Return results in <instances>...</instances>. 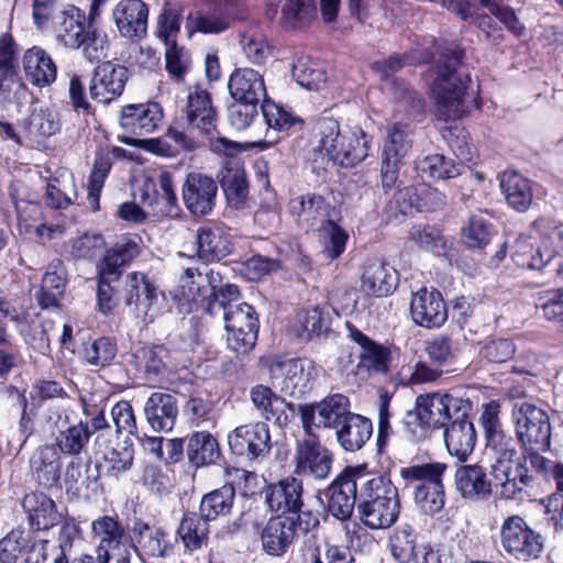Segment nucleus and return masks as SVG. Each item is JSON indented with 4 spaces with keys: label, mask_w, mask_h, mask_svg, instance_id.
<instances>
[{
    "label": "nucleus",
    "mask_w": 563,
    "mask_h": 563,
    "mask_svg": "<svg viewBox=\"0 0 563 563\" xmlns=\"http://www.w3.org/2000/svg\"><path fill=\"white\" fill-rule=\"evenodd\" d=\"M313 409V427L336 430L353 412L347 396L330 394L319 402L303 404Z\"/></svg>",
    "instance_id": "4c0bfd02"
},
{
    "label": "nucleus",
    "mask_w": 563,
    "mask_h": 563,
    "mask_svg": "<svg viewBox=\"0 0 563 563\" xmlns=\"http://www.w3.org/2000/svg\"><path fill=\"white\" fill-rule=\"evenodd\" d=\"M501 195L507 206L519 212H527L534 198L533 181L516 169H505L498 176Z\"/></svg>",
    "instance_id": "473e14b6"
},
{
    "label": "nucleus",
    "mask_w": 563,
    "mask_h": 563,
    "mask_svg": "<svg viewBox=\"0 0 563 563\" xmlns=\"http://www.w3.org/2000/svg\"><path fill=\"white\" fill-rule=\"evenodd\" d=\"M486 450L494 456L490 465V475L496 485L500 486V495L504 499H521L526 489L534 484V476L528 468L527 481L520 479L519 464L521 454L518 455L517 438L515 439L506 430L496 432L485 438Z\"/></svg>",
    "instance_id": "39448f33"
},
{
    "label": "nucleus",
    "mask_w": 563,
    "mask_h": 563,
    "mask_svg": "<svg viewBox=\"0 0 563 563\" xmlns=\"http://www.w3.org/2000/svg\"><path fill=\"white\" fill-rule=\"evenodd\" d=\"M58 38L68 48L81 49L89 62L104 58L109 48L107 35L86 21L85 11L74 4H67L60 13Z\"/></svg>",
    "instance_id": "0eeeda50"
},
{
    "label": "nucleus",
    "mask_w": 563,
    "mask_h": 563,
    "mask_svg": "<svg viewBox=\"0 0 563 563\" xmlns=\"http://www.w3.org/2000/svg\"><path fill=\"white\" fill-rule=\"evenodd\" d=\"M398 285V274L386 261L368 260L361 276V290L376 298L387 297Z\"/></svg>",
    "instance_id": "72a5a7b5"
},
{
    "label": "nucleus",
    "mask_w": 563,
    "mask_h": 563,
    "mask_svg": "<svg viewBox=\"0 0 563 563\" xmlns=\"http://www.w3.org/2000/svg\"><path fill=\"white\" fill-rule=\"evenodd\" d=\"M333 206L317 192H306L291 198L288 212L296 225L305 233H316L325 221H330Z\"/></svg>",
    "instance_id": "6ab92c4d"
},
{
    "label": "nucleus",
    "mask_w": 563,
    "mask_h": 563,
    "mask_svg": "<svg viewBox=\"0 0 563 563\" xmlns=\"http://www.w3.org/2000/svg\"><path fill=\"white\" fill-rule=\"evenodd\" d=\"M298 412L305 438L296 441L294 474L323 481L331 473L333 453L321 443L319 435L313 432L312 407L298 406Z\"/></svg>",
    "instance_id": "423d86ee"
},
{
    "label": "nucleus",
    "mask_w": 563,
    "mask_h": 563,
    "mask_svg": "<svg viewBox=\"0 0 563 563\" xmlns=\"http://www.w3.org/2000/svg\"><path fill=\"white\" fill-rule=\"evenodd\" d=\"M219 113L211 93L196 85L189 90L185 106L175 117L163 136L147 141V150L157 156L175 157L209 146L211 152H227L235 148V142L220 136Z\"/></svg>",
    "instance_id": "f257e3e1"
},
{
    "label": "nucleus",
    "mask_w": 563,
    "mask_h": 563,
    "mask_svg": "<svg viewBox=\"0 0 563 563\" xmlns=\"http://www.w3.org/2000/svg\"><path fill=\"white\" fill-rule=\"evenodd\" d=\"M235 501V486L225 483L205 494L199 504V512L209 521H214L231 514Z\"/></svg>",
    "instance_id": "864d4df0"
},
{
    "label": "nucleus",
    "mask_w": 563,
    "mask_h": 563,
    "mask_svg": "<svg viewBox=\"0 0 563 563\" xmlns=\"http://www.w3.org/2000/svg\"><path fill=\"white\" fill-rule=\"evenodd\" d=\"M167 355L168 350L163 344L142 346L134 354L135 364L146 379H156L163 376L167 369L165 363Z\"/></svg>",
    "instance_id": "4d7b16f0"
},
{
    "label": "nucleus",
    "mask_w": 563,
    "mask_h": 563,
    "mask_svg": "<svg viewBox=\"0 0 563 563\" xmlns=\"http://www.w3.org/2000/svg\"><path fill=\"white\" fill-rule=\"evenodd\" d=\"M471 84L468 74L462 75L450 62L439 65L438 76L432 85L437 106L446 110H459Z\"/></svg>",
    "instance_id": "4be33fe9"
},
{
    "label": "nucleus",
    "mask_w": 563,
    "mask_h": 563,
    "mask_svg": "<svg viewBox=\"0 0 563 563\" xmlns=\"http://www.w3.org/2000/svg\"><path fill=\"white\" fill-rule=\"evenodd\" d=\"M144 415L153 431L169 432L178 417L177 399L167 393H152L144 405Z\"/></svg>",
    "instance_id": "e433bc0d"
},
{
    "label": "nucleus",
    "mask_w": 563,
    "mask_h": 563,
    "mask_svg": "<svg viewBox=\"0 0 563 563\" xmlns=\"http://www.w3.org/2000/svg\"><path fill=\"white\" fill-rule=\"evenodd\" d=\"M466 413L454 417L444 428L443 438L450 455L455 456L459 462H466L474 451L477 434L474 423L471 421L473 402L466 405Z\"/></svg>",
    "instance_id": "b1692460"
},
{
    "label": "nucleus",
    "mask_w": 563,
    "mask_h": 563,
    "mask_svg": "<svg viewBox=\"0 0 563 563\" xmlns=\"http://www.w3.org/2000/svg\"><path fill=\"white\" fill-rule=\"evenodd\" d=\"M545 537L521 515L503 519L499 527L500 552L519 563L539 561L545 552Z\"/></svg>",
    "instance_id": "6e6552de"
},
{
    "label": "nucleus",
    "mask_w": 563,
    "mask_h": 563,
    "mask_svg": "<svg viewBox=\"0 0 563 563\" xmlns=\"http://www.w3.org/2000/svg\"><path fill=\"white\" fill-rule=\"evenodd\" d=\"M142 253L141 242L130 236H122L112 246L106 247L103 256L97 264V271H102L107 276L122 277V268L129 266Z\"/></svg>",
    "instance_id": "ea45409f"
},
{
    "label": "nucleus",
    "mask_w": 563,
    "mask_h": 563,
    "mask_svg": "<svg viewBox=\"0 0 563 563\" xmlns=\"http://www.w3.org/2000/svg\"><path fill=\"white\" fill-rule=\"evenodd\" d=\"M495 233V225L489 219L482 213L472 214L466 225L462 228V241L468 249L483 250L490 243Z\"/></svg>",
    "instance_id": "bf43d9fd"
},
{
    "label": "nucleus",
    "mask_w": 563,
    "mask_h": 563,
    "mask_svg": "<svg viewBox=\"0 0 563 563\" xmlns=\"http://www.w3.org/2000/svg\"><path fill=\"white\" fill-rule=\"evenodd\" d=\"M456 489L463 498L487 500L493 493L486 468L479 464L460 465L454 474Z\"/></svg>",
    "instance_id": "58836bf2"
},
{
    "label": "nucleus",
    "mask_w": 563,
    "mask_h": 563,
    "mask_svg": "<svg viewBox=\"0 0 563 563\" xmlns=\"http://www.w3.org/2000/svg\"><path fill=\"white\" fill-rule=\"evenodd\" d=\"M448 465L441 462L415 464L400 468L406 487L413 488V500L430 515L438 514L445 505L443 476Z\"/></svg>",
    "instance_id": "1a4fd4ad"
},
{
    "label": "nucleus",
    "mask_w": 563,
    "mask_h": 563,
    "mask_svg": "<svg viewBox=\"0 0 563 563\" xmlns=\"http://www.w3.org/2000/svg\"><path fill=\"white\" fill-rule=\"evenodd\" d=\"M415 401L427 426L434 432L444 429L454 417L465 415L471 399L451 393L431 391L418 395Z\"/></svg>",
    "instance_id": "4468645a"
},
{
    "label": "nucleus",
    "mask_w": 563,
    "mask_h": 563,
    "mask_svg": "<svg viewBox=\"0 0 563 563\" xmlns=\"http://www.w3.org/2000/svg\"><path fill=\"white\" fill-rule=\"evenodd\" d=\"M218 195V183L202 173L187 174L181 187V198L186 209L195 217L212 212Z\"/></svg>",
    "instance_id": "5701e85b"
},
{
    "label": "nucleus",
    "mask_w": 563,
    "mask_h": 563,
    "mask_svg": "<svg viewBox=\"0 0 563 563\" xmlns=\"http://www.w3.org/2000/svg\"><path fill=\"white\" fill-rule=\"evenodd\" d=\"M460 164L443 154H429L416 161V170L421 179L433 181L456 178L461 175Z\"/></svg>",
    "instance_id": "5fc2aeb1"
},
{
    "label": "nucleus",
    "mask_w": 563,
    "mask_h": 563,
    "mask_svg": "<svg viewBox=\"0 0 563 563\" xmlns=\"http://www.w3.org/2000/svg\"><path fill=\"white\" fill-rule=\"evenodd\" d=\"M118 343L112 336H98L82 341L77 351V356L84 366L96 371L110 367L118 355Z\"/></svg>",
    "instance_id": "a19ab883"
},
{
    "label": "nucleus",
    "mask_w": 563,
    "mask_h": 563,
    "mask_svg": "<svg viewBox=\"0 0 563 563\" xmlns=\"http://www.w3.org/2000/svg\"><path fill=\"white\" fill-rule=\"evenodd\" d=\"M228 347L242 355L252 352L260 331V317L252 305L236 303L224 312Z\"/></svg>",
    "instance_id": "ddd939ff"
},
{
    "label": "nucleus",
    "mask_w": 563,
    "mask_h": 563,
    "mask_svg": "<svg viewBox=\"0 0 563 563\" xmlns=\"http://www.w3.org/2000/svg\"><path fill=\"white\" fill-rule=\"evenodd\" d=\"M134 551L142 562L148 559H166L174 552V543L166 529L136 518L132 526Z\"/></svg>",
    "instance_id": "aec40b11"
},
{
    "label": "nucleus",
    "mask_w": 563,
    "mask_h": 563,
    "mask_svg": "<svg viewBox=\"0 0 563 563\" xmlns=\"http://www.w3.org/2000/svg\"><path fill=\"white\" fill-rule=\"evenodd\" d=\"M66 284L67 273L64 262L60 258H54L42 277L40 291L36 296L38 306L42 309L59 308V300L65 292Z\"/></svg>",
    "instance_id": "49530a36"
},
{
    "label": "nucleus",
    "mask_w": 563,
    "mask_h": 563,
    "mask_svg": "<svg viewBox=\"0 0 563 563\" xmlns=\"http://www.w3.org/2000/svg\"><path fill=\"white\" fill-rule=\"evenodd\" d=\"M58 114L49 109L33 111L25 122V135L40 143L60 131Z\"/></svg>",
    "instance_id": "13d9d810"
},
{
    "label": "nucleus",
    "mask_w": 563,
    "mask_h": 563,
    "mask_svg": "<svg viewBox=\"0 0 563 563\" xmlns=\"http://www.w3.org/2000/svg\"><path fill=\"white\" fill-rule=\"evenodd\" d=\"M424 351L433 365L449 373L457 360L460 349L452 335L439 333L426 341Z\"/></svg>",
    "instance_id": "6e6d98bb"
},
{
    "label": "nucleus",
    "mask_w": 563,
    "mask_h": 563,
    "mask_svg": "<svg viewBox=\"0 0 563 563\" xmlns=\"http://www.w3.org/2000/svg\"><path fill=\"white\" fill-rule=\"evenodd\" d=\"M18 45L11 33L0 35V88L18 77Z\"/></svg>",
    "instance_id": "338daca9"
},
{
    "label": "nucleus",
    "mask_w": 563,
    "mask_h": 563,
    "mask_svg": "<svg viewBox=\"0 0 563 563\" xmlns=\"http://www.w3.org/2000/svg\"><path fill=\"white\" fill-rule=\"evenodd\" d=\"M18 321L15 307L0 288V383H5L11 372L18 367L21 357L19 346L12 342L7 321Z\"/></svg>",
    "instance_id": "cd10ccee"
},
{
    "label": "nucleus",
    "mask_w": 563,
    "mask_h": 563,
    "mask_svg": "<svg viewBox=\"0 0 563 563\" xmlns=\"http://www.w3.org/2000/svg\"><path fill=\"white\" fill-rule=\"evenodd\" d=\"M242 146L235 142V148L227 152H214L224 157L218 173L219 184L224 192L228 205L236 210L244 208L250 191L244 162L238 155Z\"/></svg>",
    "instance_id": "2eb2a0df"
},
{
    "label": "nucleus",
    "mask_w": 563,
    "mask_h": 563,
    "mask_svg": "<svg viewBox=\"0 0 563 563\" xmlns=\"http://www.w3.org/2000/svg\"><path fill=\"white\" fill-rule=\"evenodd\" d=\"M250 398L263 418L266 420L274 419L280 427L287 426L289 419L284 411L279 410L277 405H284L290 411H295V404L287 402L285 398L277 395L271 387L263 384H257L251 388Z\"/></svg>",
    "instance_id": "09e8293b"
},
{
    "label": "nucleus",
    "mask_w": 563,
    "mask_h": 563,
    "mask_svg": "<svg viewBox=\"0 0 563 563\" xmlns=\"http://www.w3.org/2000/svg\"><path fill=\"white\" fill-rule=\"evenodd\" d=\"M88 85L89 96L98 103L108 106L124 92L130 78L129 68L113 60H97Z\"/></svg>",
    "instance_id": "dca6fc26"
},
{
    "label": "nucleus",
    "mask_w": 563,
    "mask_h": 563,
    "mask_svg": "<svg viewBox=\"0 0 563 563\" xmlns=\"http://www.w3.org/2000/svg\"><path fill=\"white\" fill-rule=\"evenodd\" d=\"M229 91L235 101L262 103L267 99L263 76L252 68H238L229 79Z\"/></svg>",
    "instance_id": "79ce46f5"
},
{
    "label": "nucleus",
    "mask_w": 563,
    "mask_h": 563,
    "mask_svg": "<svg viewBox=\"0 0 563 563\" xmlns=\"http://www.w3.org/2000/svg\"><path fill=\"white\" fill-rule=\"evenodd\" d=\"M181 295L186 297L187 301L200 308L208 314H214L216 309H222L224 312L228 308H233L235 302L241 297L240 288L234 284H225L216 290L209 291L206 286L190 282L188 290L185 286L181 287Z\"/></svg>",
    "instance_id": "bb28decb"
},
{
    "label": "nucleus",
    "mask_w": 563,
    "mask_h": 563,
    "mask_svg": "<svg viewBox=\"0 0 563 563\" xmlns=\"http://www.w3.org/2000/svg\"><path fill=\"white\" fill-rule=\"evenodd\" d=\"M233 243L229 233L217 224H203L197 231V256L205 263L219 262L231 254Z\"/></svg>",
    "instance_id": "f704fd0d"
},
{
    "label": "nucleus",
    "mask_w": 563,
    "mask_h": 563,
    "mask_svg": "<svg viewBox=\"0 0 563 563\" xmlns=\"http://www.w3.org/2000/svg\"><path fill=\"white\" fill-rule=\"evenodd\" d=\"M164 110L159 102L147 101L141 103H129L121 107L119 115V125L123 134L119 140L130 146H137L142 150L157 155V153L147 150V141L144 136L154 133L163 124ZM158 137H154L157 140Z\"/></svg>",
    "instance_id": "9d476101"
},
{
    "label": "nucleus",
    "mask_w": 563,
    "mask_h": 563,
    "mask_svg": "<svg viewBox=\"0 0 563 563\" xmlns=\"http://www.w3.org/2000/svg\"><path fill=\"white\" fill-rule=\"evenodd\" d=\"M365 467L346 465L324 488L325 509L336 520L349 521L357 509Z\"/></svg>",
    "instance_id": "9b49d317"
},
{
    "label": "nucleus",
    "mask_w": 563,
    "mask_h": 563,
    "mask_svg": "<svg viewBox=\"0 0 563 563\" xmlns=\"http://www.w3.org/2000/svg\"><path fill=\"white\" fill-rule=\"evenodd\" d=\"M25 78L35 87L52 85L57 77V66L51 55L40 46L25 51L22 59Z\"/></svg>",
    "instance_id": "37998d69"
},
{
    "label": "nucleus",
    "mask_w": 563,
    "mask_h": 563,
    "mask_svg": "<svg viewBox=\"0 0 563 563\" xmlns=\"http://www.w3.org/2000/svg\"><path fill=\"white\" fill-rule=\"evenodd\" d=\"M313 132L319 136L314 152L334 165L353 168L368 156L372 136L358 125L342 128L338 119L323 113L314 120Z\"/></svg>",
    "instance_id": "7ed1b4c3"
},
{
    "label": "nucleus",
    "mask_w": 563,
    "mask_h": 563,
    "mask_svg": "<svg viewBox=\"0 0 563 563\" xmlns=\"http://www.w3.org/2000/svg\"><path fill=\"white\" fill-rule=\"evenodd\" d=\"M159 290L154 280L143 272L126 274L122 290L124 305L134 306L136 310L145 313L157 302Z\"/></svg>",
    "instance_id": "c9c22d12"
},
{
    "label": "nucleus",
    "mask_w": 563,
    "mask_h": 563,
    "mask_svg": "<svg viewBox=\"0 0 563 563\" xmlns=\"http://www.w3.org/2000/svg\"><path fill=\"white\" fill-rule=\"evenodd\" d=\"M292 75L300 86L309 90L320 89L328 79L325 70L310 58H299L294 64Z\"/></svg>",
    "instance_id": "774afa93"
},
{
    "label": "nucleus",
    "mask_w": 563,
    "mask_h": 563,
    "mask_svg": "<svg viewBox=\"0 0 563 563\" xmlns=\"http://www.w3.org/2000/svg\"><path fill=\"white\" fill-rule=\"evenodd\" d=\"M62 471V456L53 445H40L29 457L27 476L37 489H60Z\"/></svg>",
    "instance_id": "412c9836"
},
{
    "label": "nucleus",
    "mask_w": 563,
    "mask_h": 563,
    "mask_svg": "<svg viewBox=\"0 0 563 563\" xmlns=\"http://www.w3.org/2000/svg\"><path fill=\"white\" fill-rule=\"evenodd\" d=\"M25 563H69L65 548L48 540H29L24 549Z\"/></svg>",
    "instance_id": "0e129e2a"
},
{
    "label": "nucleus",
    "mask_w": 563,
    "mask_h": 563,
    "mask_svg": "<svg viewBox=\"0 0 563 563\" xmlns=\"http://www.w3.org/2000/svg\"><path fill=\"white\" fill-rule=\"evenodd\" d=\"M347 329L350 339L362 349L360 364L375 372H387L391 361L390 350L371 339L353 324H347Z\"/></svg>",
    "instance_id": "de8ad7c7"
},
{
    "label": "nucleus",
    "mask_w": 563,
    "mask_h": 563,
    "mask_svg": "<svg viewBox=\"0 0 563 563\" xmlns=\"http://www.w3.org/2000/svg\"><path fill=\"white\" fill-rule=\"evenodd\" d=\"M282 16L291 30H302L317 18L316 0H286Z\"/></svg>",
    "instance_id": "680f3d73"
},
{
    "label": "nucleus",
    "mask_w": 563,
    "mask_h": 563,
    "mask_svg": "<svg viewBox=\"0 0 563 563\" xmlns=\"http://www.w3.org/2000/svg\"><path fill=\"white\" fill-rule=\"evenodd\" d=\"M80 401L86 419L60 429L55 437L53 446L60 455L80 456L87 451L90 439L95 433L110 428L103 407L91 406L87 404L85 398H81Z\"/></svg>",
    "instance_id": "f8f14e48"
},
{
    "label": "nucleus",
    "mask_w": 563,
    "mask_h": 563,
    "mask_svg": "<svg viewBox=\"0 0 563 563\" xmlns=\"http://www.w3.org/2000/svg\"><path fill=\"white\" fill-rule=\"evenodd\" d=\"M323 238V255L327 260L334 261L341 257L346 250L350 235L336 221H325L317 231Z\"/></svg>",
    "instance_id": "e2e57ef3"
},
{
    "label": "nucleus",
    "mask_w": 563,
    "mask_h": 563,
    "mask_svg": "<svg viewBox=\"0 0 563 563\" xmlns=\"http://www.w3.org/2000/svg\"><path fill=\"white\" fill-rule=\"evenodd\" d=\"M298 533L291 516L271 517L260 532L262 550L269 556L282 558L294 545Z\"/></svg>",
    "instance_id": "a878e982"
},
{
    "label": "nucleus",
    "mask_w": 563,
    "mask_h": 563,
    "mask_svg": "<svg viewBox=\"0 0 563 563\" xmlns=\"http://www.w3.org/2000/svg\"><path fill=\"white\" fill-rule=\"evenodd\" d=\"M231 454L250 462L269 454L272 450L271 431L266 422L241 424L228 434Z\"/></svg>",
    "instance_id": "a211bd4d"
},
{
    "label": "nucleus",
    "mask_w": 563,
    "mask_h": 563,
    "mask_svg": "<svg viewBox=\"0 0 563 563\" xmlns=\"http://www.w3.org/2000/svg\"><path fill=\"white\" fill-rule=\"evenodd\" d=\"M420 534L410 523L396 527L388 538L391 558L397 563H432L440 556L430 542H419Z\"/></svg>",
    "instance_id": "f3484780"
},
{
    "label": "nucleus",
    "mask_w": 563,
    "mask_h": 563,
    "mask_svg": "<svg viewBox=\"0 0 563 563\" xmlns=\"http://www.w3.org/2000/svg\"><path fill=\"white\" fill-rule=\"evenodd\" d=\"M261 110L268 128L276 131H288L296 124L303 125L305 121L296 115L290 109L272 101L264 99L261 103Z\"/></svg>",
    "instance_id": "69168bd1"
},
{
    "label": "nucleus",
    "mask_w": 563,
    "mask_h": 563,
    "mask_svg": "<svg viewBox=\"0 0 563 563\" xmlns=\"http://www.w3.org/2000/svg\"><path fill=\"white\" fill-rule=\"evenodd\" d=\"M335 437L345 452L361 451L373 437V422L369 418L353 412L335 430Z\"/></svg>",
    "instance_id": "c03bdc74"
},
{
    "label": "nucleus",
    "mask_w": 563,
    "mask_h": 563,
    "mask_svg": "<svg viewBox=\"0 0 563 563\" xmlns=\"http://www.w3.org/2000/svg\"><path fill=\"white\" fill-rule=\"evenodd\" d=\"M134 461L133 445H120L111 448L103 452L101 460L97 464V475L92 477V483L98 485L101 475L118 479L120 475L131 470Z\"/></svg>",
    "instance_id": "603ef678"
},
{
    "label": "nucleus",
    "mask_w": 563,
    "mask_h": 563,
    "mask_svg": "<svg viewBox=\"0 0 563 563\" xmlns=\"http://www.w3.org/2000/svg\"><path fill=\"white\" fill-rule=\"evenodd\" d=\"M265 503L268 508L282 515L295 512L303 506L302 479L288 476L272 483L264 488Z\"/></svg>",
    "instance_id": "c756f323"
},
{
    "label": "nucleus",
    "mask_w": 563,
    "mask_h": 563,
    "mask_svg": "<svg viewBox=\"0 0 563 563\" xmlns=\"http://www.w3.org/2000/svg\"><path fill=\"white\" fill-rule=\"evenodd\" d=\"M126 151L119 146L98 147L87 181V202L91 211L100 210V197L115 158L124 157Z\"/></svg>",
    "instance_id": "c85d7f7f"
},
{
    "label": "nucleus",
    "mask_w": 563,
    "mask_h": 563,
    "mask_svg": "<svg viewBox=\"0 0 563 563\" xmlns=\"http://www.w3.org/2000/svg\"><path fill=\"white\" fill-rule=\"evenodd\" d=\"M22 508L26 514L30 528L34 531H47L60 521L55 501L42 489L25 494Z\"/></svg>",
    "instance_id": "2f4dec72"
},
{
    "label": "nucleus",
    "mask_w": 563,
    "mask_h": 563,
    "mask_svg": "<svg viewBox=\"0 0 563 563\" xmlns=\"http://www.w3.org/2000/svg\"><path fill=\"white\" fill-rule=\"evenodd\" d=\"M515 433L521 450L518 472L520 479L528 478V462L533 471H545L549 459L544 457L551 448L552 426L549 413L537 405L522 401L512 407Z\"/></svg>",
    "instance_id": "f03ea898"
},
{
    "label": "nucleus",
    "mask_w": 563,
    "mask_h": 563,
    "mask_svg": "<svg viewBox=\"0 0 563 563\" xmlns=\"http://www.w3.org/2000/svg\"><path fill=\"white\" fill-rule=\"evenodd\" d=\"M357 504L358 520L371 530L388 529L399 519V490L387 475H372L365 471Z\"/></svg>",
    "instance_id": "20e7f679"
},
{
    "label": "nucleus",
    "mask_w": 563,
    "mask_h": 563,
    "mask_svg": "<svg viewBox=\"0 0 563 563\" xmlns=\"http://www.w3.org/2000/svg\"><path fill=\"white\" fill-rule=\"evenodd\" d=\"M209 522L199 511L187 510L183 514L176 536L181 541L186 552L194 553L208 545Z\"/></svg>",
    "instance_id": "a18cd8bd"
},
{
    "label": "nucleus",
    "mask_w": 563,
    "mask_h": 563,
    "mask_svg": "<svg viewBox=\"0 0 563 563\" xmlns=\"http://www.w3.org/2000/svg\"><path fill=\"white\" fill-rule=\"evenodd\" d=\"M148 12V5L143 0H120L112 15L123 37L141 40L147 33Z\"/></svg>",
    "instance_id": "7c9ffc66"
},
{
    "label": "nucleus",
    "mask_w": 563,
    "mask_h": 563,
    "mask_svg": "<svg viewBox=\"0 0 563 563\" xmlns=\"http://www.w3.org/2000/svg\"><path fill=\"white\" fill-rule=\"evenodd\" d=\"M220 455L219 443L209 431H194L187 434V459L191 466L198 468L213 464Z\"/></svg>",
    "instance_id": "3c124183"
},
{
    "label": "nucleus",
    "mask_w": 563,
    "mask_h": 563,
    "mask_svg": "<svg viewBox=\"0 0 563 563\" xmlns=\"http://www.w3.org/2000/svg\"><path fill=\"white\" fill-rule=\"evenodd\" d=\"M91 539L96 543L95 551L114 545L132 538L118 514L102 515L91 521Z\"/></svg>",
    "instance_id": "8fccbe9b"
},
{
    "label": "nucleus",
    "mask_w": 563,
    "mask_h": 563,
    "mask_svg": "<svg viewBox=\"0 0 563 563\" xmlns=\"http://www.w3.org/2000/svg\"><path fill=\"white\" fill-rule=\"evenodd\" d=\"M410 314L413 322L426 329L440 328L448 319V309L441 291L420 288L412 294Z\"/></svg>",
    "instance_id": "393cba45"
},
{
    "label": "nucleus",
    "mask_w": 563,
    "mask_h": 563,
    "mask_svg": "<svg viewBox=\"0 0 563 563\" xmlns=\"http://www.w3.org/2000/svg\"><path fill=\"white\" fill-rule=\"evenodd\" d=\"M510 257L517 267L532 271H541L551 261V256L545 260L540 249L536 247L530 241V238L523 235L515 241Z\"/></svg>",
    "instance_id": "052dcab7"
}]
</instances>
